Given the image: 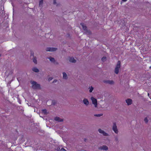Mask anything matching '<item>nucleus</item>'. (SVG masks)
Listing matches in <instances>:
<instances>
[{
	"label": "nucleus",
	"instance_id": "obj_23",
	"mask_svg": "<svg viewBox=\"0 0 151 151\" xmlns=\"http://www.w3.org/2000/svg\"><path fill=\"white\" fill-rule=\"evenodd\" d=\"M53 63L55 65H59V63L55 60L54 62Z\"/></svg>",
	"mask_w": 151,
	"mask_h": 151
},
{
	"label": "nucleus",
	"instance_id": "obj_13",
	"mask_svg": "<svg viewBox=\"0 0 151 151\" xmlns=\"http://www.w3.org/2000/svg\"><path fill=\"white\" fill-rule=\"evenodd\" d=\"M32 70L35 73H38L39 72V70L36 67H33Z\"/></svg>",
	"mask_w": 151,
	"mask_h": 151
},
{
	"label": "nucleus",
	"instance_id": "obj_17",
	"mask_svg": "<svg viewBox=\"0 0 151 151\" xmlns=\"http://www.w3.org/2000/svg\"><path fill=\"white\" fill-rule=\"evenodd\" d=\"M50 60L51 62H52V63H53L54 62H55V59L53 58H52L51 57H49L48 58Z\"/></svg>",
	"mask_w": 151,
	"mask_h": 151
},
{
	"label": "nucleus",
	"instance_id": "obj_25",
	"mask_svg": "<svg viewBox=\"0 0 151 151\" xmlns=\"http://www.w3.org/2000/svg\"><path fill=\"white\" fill-rule=\"evenodd\" d=\"M53 79V78L52 77H50L48 79V80L49 81H50L51 80H52Z\"/></svg>",
	"mask_w": 151,
	"mask_h": 151
},
{
	"label": "nucleus",
	"instance_id": "obj_18",
	"mask_svg": "<svg viewBox=\"0 0 151 151\" xmlns=\"http://www.w3.org/2000/svg\"><path fill=\"white\" fill-rule=\"evenodd\" d=\"M43 4V1L42 0H41L39 2V6L40 7H42Z\"/></svg>",
	"mask_w": 151,
	"mask_h": 151
},
{
	"label": "nucleus",
	"instance_id": "obj_33",
	"mask_svg": "<svg viewBox=\"0 0 151 151\" xmlns=\"http://www.w3.org/2000/svg\"><path fill=\"white\" fill-rule=\"evenodd\" d=\"M150 69H151V66L150 67Z\"/></svg>",
	"mask_w": 151,
	"mask_h": 151
},
{
	"label": "nucleus",
	"instance_id": "obj_30",
	"mask_svg": "<svg viewBox=\"0 0 151 151\" xmlns=\"http://www.w3.org/2000/svg\"><path fill=\"white\" fill-rule=\"evenodd\" d=\"M127 0H122V1L125 2Z\"/></svg>",
	"mask_w": 151,
	"mask_h": 151
},
{
	"label": "nucleus",
	"instance_id": "obj_26",
	"mask_svg": "<svg viewBox=\"0 0 151 151\" xmlns=\"http://www.w3.org/2000/svg\"><path fill=\"white\" fill-rule=\"evenodd\" d=\"M106 57H103V58H102V61H104L105 60H106Z\"/></svg>",
	"mask_w": 151,
	"mask_h": 151
},
{
	"label": "nucleus",
	"instance_id": "obj_28",
	"mask_svg": "<svg viewBox=\"0 0 151 151\" xmlns=\"http://www.w3.org/2000/svg\"><path fill=\"white\" fill-rule=\"evenodd\" d=\"M53 3L54 4H56V0H53Z\"/></svg>",
	"mask_w": 151,
	"mask_h": 151
},
{
	"label": "nucleus",
	"instance_id": "obj_21",
	"mask_svg": "<svg viewBox=\"0 0 151 151\" xmlns=\"http://www.w3.org/2000/svg\"><path fill=\"white\" fill-rule=\"evenodd\" d=\"M42 113H43L44 114H47V111L45 109L42 110Z\"/></svg>",
	"mask_w": 151,
	"mask_h": 151
},
{
	"label": "nucleus",
	"instance_id": "obj_6",
	"mask_svg": "<svg viewBox=\"0 0 151 151\" xmlns=\"http://www.w3.org/2000/svg\"><path fill=\"white\" fill-rule=\"evenodd\" d=\"M81 25L82 26V27L83 29L84 30L85 32L88 35H90L91 34L90 31L89 30H88L87 27L83 23H81Z\"/></svg>",
	"mask_w": 151,
	"mask_h": 151
},
{
	"label": "nucleus",
	"instance_id": "obj_14",
	"mask_svg": "<svg viewBox=\"0 0 151 151\" xmlns=\"http://www.w3.org/2000/svg\"><path fill=\"white\" fill-rule=\"evenodd\" d=\"M63 78L65 80H67L68 79V77L67 74L65 72H63Z\"/></svg>",
	"mask_w": 151,
	"mask_h": 151
},
{
	"label": "nucleus",
	"instance_id": "obj_4",
	"mask_svg": "<svg viewBox=\"0 0 151 151\" xmlns=\"http://www.w3.org/2000/svg\"><path fill=\"white\" fill-rule=\"evenodd\" d=\"M91 100L92 104L94 105L95 107L97 108L98 107V103L97 99L93 97H91Z\"/></svg>",
	"mask_w": 151,
	"mask_h": 151
},
{
	"label": "nucleus",
	"instance_id": "obj_11",
	"mask_svg": "<svg viewBox=\"0 0 151 151\" xmlns=\"http://www.w3.org/2000/svg\"><path fill=\"white\" fill-rule=\"evenodd\" d=\"M126 102L128 105H130L132 104V100L131 99H128L126 100Z\"/></svg>",
	"mask_w": 151,
	"mask_h": 151
},
{
	"label": "nucleus",
	"instance_id": "obj_9",
	"mask_svg": "<svg viewBox=\"0 0 151 151\" xmlns=\"http://www.w3.org/2000/svg\"><path fill=\"white\" fill-rule=\"evenodd\" d=\"M98 149L100 150L107 151L108 150V147L106 145H103L99 147Z\"/></svg>",
	"mask_w": 151,
	"mask_h": 151
},
{
	"label": "nucleus",
	"instance_id": "obj_1",
	"mask_svg": "<svg viewBox=\"0 0 151 151\" xmlns=\"http://www.w3.org/2000/svg\"><path fill=\"white\" fill-rule=\"evenodd\" d=\"M120 67L121 62L119 60L117 63L114 70V72L116 74H118L119 73Z\"/></svg>",
	"mask_w": 151,
	"mask_h": 151
},
{
	"label": "nucleus",
	"instance_id": "obj_8",
	"mask_svg": "<svg viewBox=\"0 0 151 151\" xmlns=\"http://www.w3.org/2000/svg\"><path fill=\"white\" fill-rule=\"evenodd\" d=\"M83 104L86 106H87L90 104V102L88 99L86 98H83L82 100Z\"/></svg>",
	"mask_w": 151,
	"mask_h": 151
},
{
	"label": "nucleus",
	"instance_id": "obj_29",
	"mask_svg": "<svg viewBox=\"0 0 151 151\" xmlns=\"http://www.w3.org/2000/svg\"><path fill=\"white\" fill-rule=\"evenodd\" d=\"M57 81V80H55L53 81V83H56Z\"/></svg>",
	"mask_w": 151,
	"mask_h": 151
},
{
	"label": "nucleus",
	"instance_id": "obj_12",
	"mask_svg": "<svg viewBox=\"0 0 151 151\" xmlns=\"http://www.w3.org/2000/svg\"><path fill=\"white\" fill-rule=\"evenodd\" d=\"M69 62L70 63H75L76 62V60L73 57H70L69 58Z\"/></svg>",
	"mask_w": 151,
	"mask_h": 151
},
{
	"label": "nucleus",
	"instance_id": "obj_16",
	"mask_svg": "<svg viewBox=\"0 0 151 151\" xmlns=\"http://www.w3.org/2000/svg\"><path fill=\"white\" fill-rule=\"evenodd\" d=\"M88 89L89 93H91L92 92L94 89V88L92 86H90L89 87Z\"/></svg>",
	"mask_w": 151,
	"mask_h": 151
},
{
	"label": "nucleus",
	"instance_id": "obj_31",
	"mask_svg": "<svg viewBox=\"0 0 151 151\" xmlns=\"http://www.w3.org/2000/svg\"><path fill=\"white\" fill-rule=\"evenodd\" d=\"M80 151H85V150H80Z\"/></svg>",
	"mask_w": 151,
	"mask_h": 151
},
{
	"label": "nucleus",
	"instance_id": "obj_2",
	"mask_svg": "<svg viewBox=\"0 0 151 151\" xmlns=\"http://www.w3.org/2000/svg\"><path fill=\"white\" fill-rule=\"evenodd\" d=\"M30 83L32 84V88L34 89L40 88V85L37 84L36 82L33 81H31Z\"/></svg>",
	"mask_w": 151,
	"mask_h": 151
},
{
	"label": "nucleus",
	"instance_id": "obj_3",
	"mask_svg": "<svg viewBox=\"0 0 151 151\" xmlns=\"http://www.w3.org/2000/svg\"><path fill=\"white\" fill-rule=\"evenodd\" d=\"M112 129L114 133L116 134H118L119 131L117 128L116 123L114 122L112 126Z\"/></svg>",
	"mask_w": 151,
	"mask_h": 151
},
{
	"label": "nucleus",
	"instance_id": "obj_27",
	"mask_svg": "<svg viewBox=\"0 0 151 151\" xmlns=\"http://www.w3.org/2000/svg\"><path fill=\"white\" fill-rule=\"evenodd\" d=\"M61 151H66V150L63 148H62L60 150Z\"/></svg>",
	"mask_w": 151,
	"mask_h": 151
},
{
	"label": "nucleus",
	"instance_id": "obj_34",
	"mask_svg": "<svg viewBox=\"0 0 151 151\" xmlns=\"http://www.w3.org/2000/svg\"><path fill=\"white\" fill-rule=\"evenodd\" d=\"M85 151H86L85 150Z\"/></svg>",
	"mask_w": 151,
	"mask_h": 151
},
{
	"label": "nucleus",
	"instance_id": "obj_32",
	"mask_svg": "<svg viewBox=\"0 0 151 151\" xmlns=\"http://www.w3.org/2000/svg\"><path fill=\"white\" fill-rule=\"evenodd\" d=\"M147 95L148 96H150V94L149 93H148L147 94Z\"/></svg>",
	"mask_w": 151,
	"mask_h": 151
},
{
	"label": "nucleus",
	"instance_id": "obj_10",
	"mask_svg": "<svg viewBox=\"0 0 151 151\" xmlns=\"http://www.w3.org/2000/svg\"><path fill=\"white\" fill-rule=\"evenodd\" d=\"M57 50V48L55 47H47L46 49V51L49 52H54L56 51Z\"/></svg>",
	"mask_w": 151,
	"mask_h": 151
},
{
	"label": "nucleus",
	"instance_id": "obj_22",
	"mask_svg": "<svg viewBox=\"0 0 151 151\" xmlns=\"http://www.w3.org/2000/svg\"><path fill=\"white\" fill-rule=\"evenodd\" d=\"M144 122L146 123H147L148 122V120L147 118V117H145L144 119Z\"/></svg>",
	"mask_w": 151,
	"mask_h": 151
},
{
	"label": "nucleus",
	"instance_id": "obj_24",
	"mask_svg": "<svg viewBox=\"0 0 151 151\" xmlns=\"http://www.w3.org/2000/svg\"><path fill=\"white\" fill-rule=\"evenodd\" d=\"M102 115L103 114H99L95 115V116H102Z\"/></svg>",
	"mask_w": 151,
	"mask_h": 151
},
{
	"label": "nucleus",
	"instance_id": "obj_7",
	"mask_svg": "<svg viewBox=\"0 0 151 151\" xmlns=\"http://www.w3.org/2000/svg\"><path fill=\"white\" fill-rule=\"evenodd\" d=\"M103 82L105 84L112 85L114 84V82L112 80H105L103 81Z\"/></svg>",
	"mask_w": 151,
	"mask_h": 151
},
{
	"label": "nucleus",
	"instance_id": "obj_5",
	"mask_svg": "<svg viewBox=\"0 0 151 151\" xmlns=\"http://www.w3.org/2000/svg\"><path fill=\"white\" fill-rule=\"evenodd\" d=\"M98 131L99 133L102 134L104 136L106 137L109 136V135L108 133L106 132L101 129H99Z\"/></svg>",
	"mask_w": 151,
	"mask_h": 151
},
{
	"label": "nucleus",
	"instance_id": "obj_19",
	"mask_svg": "<svg viewBox=\"0 0 151 151\" xmlns=\"http://www.w3.org/2000/svg\"><path fill=\"white\" fill-rule=\"evenodd\" d=\"M114 140L116 142H119V138L116 136L114 137Z\"/></svg>",
	"mask_w": 151,
	"mask_h": 151
},
{
	"label": "nucleus",
	"instance_id": "obj_15",
	"mask_svg": "<svg viewBox=\"0 0 151 151\" xmlns=\"http://www.w3.org/2000/svg\"><path fill=\"white\" fill-rule=\"evenodd\" d=\"M54 119L56 121L60 122H63V119H60L59 117H55V118Z\"/></svg>",
	"mask_w": 151,
	"mask_h": 151
},
{
	"label": "nucleus",
	"instance_id": "obj_20",
	"mask_svg": "<svg viewBox=\"0 0 151 151\" xmlns=\"http://www.w3.org/2000/svg\"><path fill=\"white\" fill-rule=\"evenodd\" d=\"M33 61L35 64H37V58L36 57L34 58Z\"/></svg>",
	"mask_w": 151,
	"mask_h": 151
}]
</instances>
